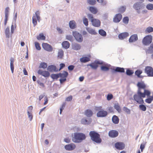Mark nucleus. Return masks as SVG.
<instances>
[{"mask_svg": "<svg viewBox=\"0 0 153 153\" xmlns=\"http://www.w3.org/2000/svg\"><path fill=\"white\" fill-rule=\"evenodd\" d=\"M85 135L82 133H75L72 138V140L74 143H80L85 139Z\"/></svg>", "mask_w": 153, "mask_h": 153, "instance_id": "nucleus-1", "label": "nucleus"}, {"mask_svg": "<svg viewBox=\"0 0 153 153\" xmlns=\"http://www.w3.org/2000/svg\"><path fill=\"white\" fill-rule=\"evenodd\" d=\"M89 135L93 141L97 143H100L101 142L102 140L100 138V135L96 131H91L89 132Z\"/></svg>", "mask_w": 153, "mask_h": 153, "instance_id": "nucleus-2", "label": "nucleus"}, {"mask_svg": "<svg viewBox=\"0 0 153 153\" xmlns=\"http://www.w3.org/2000/svg\"><path fill=\"white\" fill-rule=\"evenodd\" d=\"M143 97L142 96V92L137 91V93L133 96L134 100L140 104H142L144 103L143 99Z\"/></svg>", "mask_w": 153, "mask_h": 153, "instance_id": "nucleus-3", "label": "nucleus"}, {"mask_svg": "<svg viewBox=\"0 0 153 153\" xmlns=\"http://www.w3.org/2000/svg\"><path fill=\"white\" fill-rule=\"evenodd\" d=\"M88 16L89 19L91 20L92 25L95 27H99L100 26L101 22L99 20L94 19L92 14H88Z\"/></svg>", "mask_w": 153, "mask_h": 153, "instance_id": "nucleus-4", "label": "nucleus"}, {"mask_svg": "<svg viewBox=\"0 0 153 153\" xmlns=\"http://www.w3.org/2000/svg\"><path fill=\"white\" fill-rule=\"evenodd\" d=\"M102 109V106L96 107L95 110L97 111H99L97 113V115L98 117H106L108 114L107 111Z\"/></svg>", "mask_w": 153, "mask_h": 153, "instance_id": "nucleus-5", "label": "nucleus"}, {"mask_svg": "<svg viewBox=\"0 0 153 153\" xmlns=\"http://www.w3.org/2000/svg\"><path fill=\"white\" fill-rule=\"evenodd\" d=\"M152 41V37L151 35H148L143 38L142 43L145 45H148L150 44Z\"/></svg>", "mask_w": 153, "mask_h": 153, "instance_id": "nucleus-6", "label": "nucleus"}, {"mask_svg": "<svg viewBox=\"0 0 153 153\" xmlns=\"http://www.w3.org/2000/svg\"><path fill=\"white\" fill-rule=\"evenodd\" d=\"M59 77L61 78L59 79V81L61 84H62L66 80V77L68 75V73L67 72L64 71L62 73H59Z\"/></svg>", "mask_w": 153, "mask_h": 153, "instance_id": "nucleus-7", "label": "nucleus"}, {"mask_svg": "<svg viewBox=\"0 0 153 153\" xmlns=\"http://www.w3.org/2000/svg\"><path fill=\"white\" fill-rule=\"evenodd\" d=\"M73 35L77 41L81 42L83 41V37L82 35L76 31L73 32Z\"/></svg>", "mask_w": 153, "mask_h": 153, "instance_id": "nucleus-8", "label": "nucleus"}, {"mask_svg": "<svg viewBox=\"0 0 153 153\" xmlns=\"http://www.w3.org/2000/svg\"><path fill=\"white\" fill-rule=\"evenodd\" d=\"M145 72L148 76L153 77V68L151 66H146L145 68Z\"/></svg>", "mask_w": 153, "mask_h": 153, "instance_id": "nucleus-9", "label": "nucleus"}, {"mask_svg": "<svg viewBox=\"0 0 153 153\" xmlns=\"http://www.w3.org/2000/svg\"><path fill=\"white\" fill-rule=\"evenodd\" d=\"M145 6L143 4L141 3L137 2L135 3L133 6L134 8L137 10L143 9Z\"/></svg>", "mask_w": 153, "mask_h": 153, "instance_id": "nucleus-10", "label": "nucleus"}, {"mask_svg": "<svg viewBox=\"0 0 153 153\" xmlns=\"http://www.w3.org/2000/svg\"><path fill=\"white\" fill-rule=\"evenodd\" d=\"M137 86L138 88L137 91L140 92H141V89L145 90L146 87V85L143 82H138L137 84Z\"/></svg>", "mask_w": 153, "mask_h": 153, "instance_id": "nucleus-11", "label": "nucleus"}, {"mask_svg": "<svg viewBox=\"0 0 153 153\" xmlns=\"http://www.w3.org/2000/svg\"><path fill=\"white\" fill-rule=\"evenodd\" d=\"M115 147L118 149L122 150L125 147V144L122 142H117L115 144Z\"/></svg>", "mask_w": 153, "mask_h": 153, "instance_id": "nucleus-12", "label": "nucleus"}, {"mask_svg": "<svg viewBox=\"0 0 153 153\" xmlns=\"http://www.w3.org/2000/svg\"><path fill=\"white\" fill-rule=\"evenodd\" d=\"M43 48L45 50L48 51H52V48L51 46L47 43H43L42 44Z\"/></svg>", "mask_w": 153, "mask_h": 153, "instance_id": "nucleus-13", "label": "nucleus"}, {"mask_svg": "<svg viewBox=\"0 0 153 153\" xmlns=\"http://www.w3.org/2000/svg\"><path fill=\"white\" fill-rule=\"evenodd\" d=\"M75 147L76 146L75 144L73 143L66 145L65 146V149L68 151L73 150L75 149Z\"/></svg>", "mask_w": 153, "mask_h": 153, "instance_id": "nucleus-14", "label": "nucleus"}, {"mask_svg": "<svg viewBox=\"0 0 153 153\" xmlns=\"http://www.w3.org/2000/svg\"><path fill=\"white\" fill-rule=\"evenodd\" d=\"M122 18V16L120 13L116 14L113 18V21L116 23L119 22Z\"/></svg>", "mask_w": 153, "mask_h": 153, "instance_id": "nucleus-15", "label": "nucleus"}, {"mask_svg": "<svg viewBox=\"0 0 153 153\" xmlns=\"http://www.w3.org/2000/svg\"><path fill=\"white\" fill-rule=\"evenodd\" d=\"M108 135L110 137H115L118 136V132L116 130H111L109 131Z\"/></svg>", "mask_w": 153, "mask_h": 153, "instance_id": "nucleus-16", "label": "nucleus"}, {"mask_svg": "<svg viewBox=\"0 0 153 153\" xmlns=\"http://www.w3.org/2000/svg\"><path fill=\"white\" fill-rule=\"evenodd\" d=\"M129 36L128 33L125 32L120 33L118 35V37L120 39H123Z\"/></svg>", "mask_w": 153, "mask_h": 153, "instance_id": "nucleus-17", "label": "nucleus"}, {"mask_svg": "<svg viewBox=\"0 0 153 153\" xmlns=\"http://www.w3.org/2000/svg\"><path fill=\"white\" fill-rule=\"evenodd\" d=\"M38 19V12L35 13V15L33 16L32 18L33 23L34 26H35L37 24V20Z\"/></svg>", "mask_w": 153, "mask_h": 153, "instance_id": "nucleus-18", "label": "nucleus"}, {"mask_svg": "<svg viewBox=\"0 0 153 153\" xmlns=\"http://www.w3.org/2000/svg\"><path fill=\"white\" fill-rule=\"evenodd\" d=\"M138 39V37L137 34H134L131 35L129 39L130 42H133L136 41Z\"/></svg>", "mask_w": 153, "mask_h": 153, "instance_id": "nucleus-19", "label": "nucleus"}, {"mask_svg": "<svg viewBox=\"0 0 153 153\" xmlns=\"http://www.w3.org/2000/svg\"><path fill=\"white\" fill-rule=\"evenodd\" d=\"M47 69L48 71L50 72H56L58 71V69H57L56 67L53 65L49 66Z\"/></svg>", "mask_w": 153, "mask_h": 153, "instance_id": "nucleus-20", "label": "nucleus"}, {"mask_svg": "<svg viewBox=\"0 0 153 153\" xmlns=\"http://www.w3.org/2000/svg\"><path fill=\"white\" fill-rule=\"evenodd\" d=\"M92 120L91 118H89L88 120L83 118L81 121V123L82 124L85 125H88L90 124Z\"/></svg>", "mask_w": 153, "mask_h": 153, "instance_id": "nucleus-21", "label": "nucleus"}, {"mask_svg": "<svg viewBox=\"0 0 153 153\" xmlns=\"http://www.w3.org/2000/svg\"><path fill=\"white\" fill-rule=\"evenodd\" d=\"M39 74L45 77H48L50 75V73L48 71H42L40 70H39Z\"/></svg>", "mask_w": 153, "mask_h": 153, "instance_id": "nucleus-22", "label": "nucleus"}, {"mask_svg": "<svg viewBox=\"0 0 153 153\" xmlns=\"http://www.w3.org/2000/svg\"><path fill=\"white\" fill-rule=\"evenodd\" d=\"M69 26L71 29H74L76 27V25L75 22L74 20L70 21Z\"/></svg>", "mask_w": 153, "mask_h": 153, "instance_id": "nucleus-23", "label": "nucleus"}, {"mask_svg": "<svg viewBox=\"0 0 153 153\" xmlns=\"http://www.w3.org/2000/svg\"><path fill=\"white\" fill-rule=\"evenodd\" d=\"M144 90V92H142V96L143 97V98L145 97L146 95L149 96L151 94V92L149 90H146V88L145 89V90Z\"/></svg>", "mask_w": 153, "mask_h": 153, "instance_id": "nucleus-24", "label": "nucleus"}, {"mask_svg": "<svg viewBox=\"0 0 153 153\" xmlns=\"http://www.w3.org/2000/svg\"><path fill=\"white\" fill-rule=\"evenodd\" d=\"M89 10L92 13L94 14H96L98 11L97 9L94 7H89Z\"/></svg>", "mask_w": 153, "mask_h": 153, "instance_id": "nucleus-25", "label": "nucleus"}, {"mask_svg": "<svg viewBox=\"0 0 153 153\" xmlns=\"http://www.w3.org/2000/svg\"><path fill=\"white\" fill-rule=\"evenodd\" d=\"M85 114L88 117H91L93 115V112L91 110L87 109L85 111Z\"/></svg>", "mask_w": 153, "mask_h": 153, "instance_id": "nucleus-26", "label": "nucleus"}, {"mask_svg": "<svg viewBox=\"0 0 153 153\" xmlns=\"http://www.w3.org/2000/svg\"><path fill=\"white\" fill-rule=\"evenodd\" d=\"M62 45L64 48L68 49L69 47L70 44L68 41H64L62 43Z\"/></svg>", "mask_w": 153, "mask_h": 153, "instance_id": "nucleus-27", "label": "nucleus"}, {"mask_svg": "<svg viewBox=\"0 0 153 153\" xmlns=\"http://www.w3.org/2000/svg\"><path fill=\"white\" fill-rule=\"evenodd\" d=\"M81 46L79 44L75 43L72 45V48L75 50H78L81 48Z\"/></svg>", "mask_w": 153, "mask_h": 153, "instance_id": "nucleus-28", "label": "nucleus"}, {"mask_svg": "<svg viewBox=\"0 0 153 153\" xmlns=\"http://www.w3.org/2000/svg\"><path fill=\"white\" fill-rule=\"evenodd\" d=\"M112 121L113 123L115 124H117L119 122V119L116 115H114L112 118Z\"/></svg>", "mask_w": 153, "mask_h": 153, "instance_id": "nucleus-29", "label": "nucleus"}, {"mask_svg": "<svg viewBox=\"0 0 153 153\" xmlns=\"http://www.w3.org/2000/svg\"><path fill=\"white\" fill-rule=\"evenodd\" d=\"M80 60L82 62L85 63L90 61V58L88 57H84L81 58Z\"/></svg>", "mask_w": 153, "mask_h": 153, "instance_id": "nucleus-30", "label": "nucleus"}, {"mask_svg": "<svg viewBox=\"0 0 153 153\" xmlns=\"http://www.w3.org/2000/svg\"><path fill=\"white\" fill-rule=\"evenodd\" d=\"M142 72L143 71L142 70H137L135 71V74L138 77L142 78V76H140V75L142 73Z\"/></svg>", "mask_w": 153, "mask_h": 153, "instance_id": "nucleus-31", "label": "nucleus"}, {"mask_svg": "<svg viewBox=\"0 0 153 153\" xmlns=\"http://www.w3.org/2000/svg\"><path fill=\"white\" fill-rule=\"evenodd\" d=\"M115 71L117 72L124 73L125 72L124 69L123 68H121L119 67L116 68Z\"/></svg>", "mask_w": 153, "mask_h": 153, "instance_id": "nucleus-32", "label": "nucleus"}, {"mask_svg": "<svg viewBox=\"0 0 153 153\" xmlns=\"http://www.w3.org/2000/svg\"><path fill=\"white\" fill-rule=\"evenodd\" d=\"M14 59L13 58L10 59V67L12 73H13L14 65H13Z\"/></svg>", "mask_w": 153, "mask_h": 153, "instance_id": "nucleus-33", "label": "nucleus"}, {"mask_svg": "<svg viewBox=\"0 0 153 153\" xmlns=\"http://www.w3.org/2000/svg\"><path fill=\"white\" fill-rule=\"evenodd\" d=\"M63 54V51L62 50H59L58 52V57L60 59L62 58Z\"/></svg>", "mask_w": 153, "mask_h": 153, "instance_id": "nucleus-34", "label": "nucleus"}, {"mask_svg": "<svg viewBox=\"0 0 153 153\" xmlns=\"http://www.w3.org/2000/svg\"><path fill=\"white\" fill-rule=\"evenodd\" d=\"M114 108L119 112H120L121 111V108L120 105L118 103L114 104Z\"/></svg>", "mask_w": 153, "mask_h": 153, "instance_id": "nucleus-35", "label": "nucleus"}, {"mask_svg": "<svg viewBox=\"0 0 153 153\" xmlns=\"http://www.w3.org/2000/svg\"><path fill=\"white\" fill-rule=\"evenodd\" d=\"M91 67L94 69H96L98 67V65L95 63H92L89 65Z\"/></svg>", "mask_w": 153, "mask_h": 153, "instance_id": "nucleus-36", "label": "nucleus"}, {"mask_svg": "<svg viewBox=\"0 0 153 153\" xmlns=\"http://www.w3.org/2000/svg\"><path fill=\"white\" fill-rule=\"evenodd\" d=\"M139 108L141 110L143 111H145L146 110V106L143 104L140 105H139Z\"/></svg>", "mask_w": 153, "mask_h": 153, "instance_id": "nucleus-37", "label": "nucleus"}, {"mask_svg": "<svg viewBox=\"0 0 153 153\" xmlns=\"http://www.w3.org/2000/svg\"><path fill=\"white\" fill-rule=\"evenodd\" d=\"M99 34L102 36H106V33L103 29H100L99 30Z\"/></svg>", "mask_w": 153, "mask_h": 153, "instance_id": "nucleus-38", "label": "nucleus"}, {"mask_svg": "<svg viewBox=\"0 0 153 153\" xmlns=\"http://www.w3.org/2000/svg\"><path fill=\"white\" fill-rule=\"evenodd\" d=\"M146 7L148 10H152L153 9V4L150 3L148 4L147 5Z\"/></svg>", "mask_w": 153, "mask_h": 153, "instance_id": "nucleus-39", "label": "nucleus"}, {"mask_svg": "<svg viewBox=\"0 0 153 153\" xmlns=\"http://www.w3.org/2000/svg\"><path fill=\"white\" fill-rule=\"evenodd\" d=\"M101 69L104 71H107L109 70V68L108 66H102L101 67Z\"/></svg>", "mask_w": 153, "mask_h": 153, "instance_id": "nucleus-40", "label": "nucleus"}, {"mask_svg": "<svg viewBox=\"0 0 153 153\" xmlns=\"http://www.w3.org/2000/svg\"><path fill=\"white\" fill-rule=\"evenodd\" d=\"M123 22L125 24H128L129 22V18L128 17L126 16L123 18Z\"/></svg>", "mask_w": 153, "mask_h": 153, "instance_id": "nucleus-41", "label": "nucleus"}, {"mask_svg": "<svg viewBox=\"0 0 153 153\" xmlns=\"http://www.w3.org/2000/svg\"><path fill=\"white\" fill-rule=\"evenodd\" d=\"M88 3L91 5H94L96 4V0H88Z\"/></svg>", "mask_w": 153, "mask_h": 153, "instance_id": "nucleus-42", "label": "nucleus"}, {"mask_svg": "<svg viewBox=\"0 0 153 153\" xmlns=\"http://www.w3.org/2000/svg\"><path fill=\"white\" fill-rule=\"evenodd\" d=\"M123 111L126 112L127 114H130V110L128 109L127 107H124L123 108Z\"/></svg>", "mask_w": 153, "mask_h": 153, "instance_id": "nucleus-43", "label": "nucleus"}, {"mask_svg": "<svg viewBox=\"0 0 153 153\" xmlns=\"http://www.w3.org/2000/svg\"><path fill=\"white\" fill-rule=\"evenodd\" d=\"M45 37L43 33H41L39 34V39L41 40H45Z\"/></svg>", "mask_w": 153, "mask_h": 153, "instance_id": "nucleus-44", "label": "nucleus"}, {"mask_svg": "<svg viewBox=\"0 0 153 153\" xmlns=\"http://www.w3.org/2000/svg\"><path fill=\"white\" fill-rule=\"evenodd\" d=\"M51 77L53 79H57L59 77V74H52Z\"/></svg>", "mask_w": 153, "mask_h": 153, "instance_id": "nucleus-45", "label": "nucleus"}, {"mask_svg": "<svg viewBox=\"0 0 153 153\" xmlns=\"http://www.w3.org/2000/svg\"><path fill=\"white\" fill-rule=\"evenodd\" d=\"M153 100V97H151L149 98L146 99L145 101L148 103H150Z\"/></svg>", "mask_w": 153, "mask_h": 153, "instance_id": "nucleus-46", "label": "nucleus"}, {"mask_svg": "<svg viewBox=\"0 0 153 153\" xmlns=\"http://www.w3.org/2000/svg\"><path fill=\"white\" fill-rule=\"evenodd\" d=\"M134 73L133 71L130 69H127L126 71V74L127 75L130 76L132 75Z\"/></svg>", "mask_w": 153, "mask_h": 153, "instance_id": "nucleus-47", "label": "nucleus"}, {"mask_svg": "<svg viewBox=\"0 0 153 153\" xmlns=\"http://www.w3.org/2000/svg\"><path fill=\"white\" fill-rule=\"evenodd\" d=\"M88 32L92 34L95 35L97 33L94 29H87Z\"/></svg>", "mask_w": 153, "mask_h": 153, "instance_id": "nucleus-48", "label": "nucleus"}, {"mask_svg": "<svg viewBox=\"0 0 153 153\" xmlns=\"http://www.w3.org/2000/svg\"><path fill=\"white\" fill-rule=\"evenodd\" d=\"M47 65L46 63L45 62L41 63L40 64L39 67L43 68H45L47 67Z\"/></svg>", "mask_w": 153, "mask_h": 153, "instance_id": "nucleus-49", "label": "nucleus"}, {"mask_svg": "<svg viewBox=\"0 0 153 153\" xmlns=\"http://www.w3.org/2000/svg\"><path fill=\"white\" fill-rule=\"evenodd\" d=\"M83 23L86 26L88 25V19L84 17L83 19Z\"/></svg>", "mask_w": 153, "mask_h": 153, "instance_id": "nucleus-50", "label": "nucleus"}, {"mask_svg": "<svg viewBox=\"0 0 153 153\" xmlns=\"http://www.w3.org/2000/svg\"><path fill=\"white\" fill-rule=\"evenodd\" d=\"M126 9V7H121L119 9V12L121 13H123L125 11Z\"/></svg>", "mask_w": 153, "mask_h": 153, "instance_id": "nucleus-51", "label": "nucleus"}, {"mask_svg": "<svg viewBox=\"0 0 153 153\" xmlns=\"http://www.w3.org/2000/svg\"><path fill=\"white\" fill-rule=\"evenodd\" d=\"M66 39L71 42L73 41V37L71 35H67L66 36Z\"/></svg>", "mask_w": 153, "mask_h": 153, "instance_id": "nucleus-52", "label": "nucleus"}, {"mask_svg": "<svg viewBox=\"0 0 153 153\" xmlns=\"http://www.w3.org/2000/svg\"><path fill=\"white\" fill-rule=\"evenodd\" d=\"M5 34L6 37L9 38L10 36L9 29H6Z\"/></svg>", "mask_w": 153, "mask_h": 153, "instance_id": "nucleus-53", "label": "nucleus"}, {"mask_svg": "<svg viewBox=\"0 0 153 153\" xmlns=\"http://www.w3.org/2000/svg\"><path fill=\"white\" fill-rule=\"evenodd\" d=\"M113 98V96L111 94H109L107 96V100H110L112 99Z\"/></svg>", "mask_w": 153, "mask_h": 153, "instance_id": "nucleus-54", "label": "nucleus"}, {"mask_svg": "<svg viewBox=\"0 0 153 153\" xmlns=\"http://www.w3.org/2000/svg\"><path fill=\"white\" fill-rule=\"evenodd\" d=\"M33 107L32 106H29L27 109V113H32Z\"/></svg>", "mask_w": 153, "mask_h": 153, "instance_id": "nucleus-55", "label": "nucleus"}, {"mask_svg": "<svg viewBox=\"0 0 153 153\" xmlns=\"http://www.w3.org/2000/svg\"><path fill=\"white\" fill-rule=\"evenodd\" d=\"M72 99V96L71 95L67 97L65 99V100L67 101H70Z\"/></svg>", "mask_w": 153, "mask_h": 153, "instance_id": "nucleus-56", "label": "nucleus"}, {"mask_svg": "<svg viewBox=\"0 0 153 153\" xmlns=\"http://www.w3.org/2000/svg\"><path fill=\"white\" fill-rule=\"evenodd\" d=\"M28 116V118H29L30 121H31L33 119V115L32 113H27Z\"/></svg>", "mask_w": 153, "mask_h": 153, "instance_id": "nucleus-57", "label": "nucleus"}, {"mask_svg": "<svg viewBox=\"0 0 153 153\" xmlns=\"http://www.w3.org/2000/svg\"><path fill=\"white\" fill-rule=\"evenodd\" d=\"M60 68L59 69H58V71H60L63 68H64L65 66V65L64 63H61L60 64Z\"/></svg>", "mask_w": 153, "mask_h": 153, "instance_id": "nucleus-58", "label": "nucleus"}, {"mask_svg": "<svg viewBox=\"0 0 153 153\" xmlns=\"http://www.w3.org/2000/svg\"><path fill=\"white\" fill-rule=\"evenodd\" d=\"M74 65H71L68 67V68L69 70L72 71L74 69Z\"/></svg>", "mask_w": 153, "mask_h": 153, "instance_id": "nucleus-59", "label": "nucleus"}, {"mask_svg": "<svg viewBox=\"0 0 153 153\" xmlns=\"http://www.w3.org/2000/svg\"><path fill=\"white\" fill-rule=\"evenodd\" d=\"M97 1L98 2L101 3L102 4V5L103 6L106 4V3L105 2H103V0H97Z\"/></svg>", "mask_w": 153, "mask_h": 153, "instance_id": "nucleus-60", "label": "nucleus"}, {"mask_svg": "<svg viewBox=\"0 0 153 153\" xmlns=\"http://www.w3.org/2000/svg\"><path fill=\"white\" fill-rule=\"evenodd\" d=\"M153 31V29H147L145 30L146 33H149L152 32Z\"/></svg>", "mask_w": 153, "mask_h": 153, "instance_id": "nucleus-61", "label": "nucleus"}, {"mask_svg": "<svg viewBox=\"0 0 153 153\" xmlns=\"http://www.w3.org/2000/svg\"><path fill=\"white\" fill-rule=\"evenodd\" d=\"M64 141L67 143H69L71 141V139L68 138H66L64 140Z\"/></svg>", "mask_w": 153, "mask_h": 153, "instance_id": "nucleus-62", "label": "nucleus"}, {"mask_svg": "<svg viewBox=\"0 0 153 153\" xmlns=\"http://www.w3.org/2000/svg\"><path fill=\"white\" fill-rule=\"evenodd\" d=\"M145 148V145L144 144H141L140 146V149L141 150V152H142L143 151V149Z\"/></svg>", "mask_w": 153, "mask_h": 153, "instance_id": "nucleus-63", "label": "nucleus"}, {"mask_svg": "<svg viewBox=\"0 0 153 153\" xmlns=\"http://www.w3.org/2000/svg\"><path fill=\"white\" fill-rule=\"evenodd\" d=\"M149 50L151 52H153V45H151L149 47Z\"/></svg>", "mask_w": 153, "mask_h": 153, "instance_id": "nucleus-64", "label": "nucleus"}]
</instances>
